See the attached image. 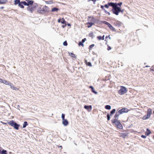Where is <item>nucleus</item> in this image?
I'll list each match as a JSON object with an SVG mask.
<instances>
[{"instance_id":"f257e3e1","label":"nucleus","mask_w":154,"mask_h":154,"mask_svg":"<svg viewBox=\"0 0 154 154\" xmlns=\"http://www.w3.org/2000/svg\"><path fill=\"white\" fill-rule=\"evenodd\" d=\"M112 7L113 13L117 15L119 14V12H122L121 8L116 6V3H113Z\"/></svg>"},{"instance_id":"f03ea898","label":"nucleus","mask_w":154,"mask_h":154,"mask_svg":"<svg viewBox=\"0 0 154 154\" xmlns=\"http://www.w3.org/2000/svg\"><path fill=\"white\" fill-rule=\"evenodd\" d=\"M112 123H114L116 126L118 128L122 129L123 127L122 124L120 123L119 121L117 119H113L112 120Z\"/></svg>"},{"instance_id":"7ed1b4c3","label":"nucleus","mask_w":154,"mask_h":154,"mask_svg":"<svg viewBox=\"0 0 154 154\" xmlns=\"http://www.w3.org/2000/svg\"><path fill=\"white\" fill-rule=\"evenodd\" d=\"M147 115L144 116L142 118L143 120H146L149 118L152 113V110L151 109L149 108L148 109L147 111Z\"/></svg>"},{"instance_id":"20e7f679","label":"nucleus","mask_w":154,"mask_h":154,"mask_svg":"<svg viewBox=\"0 0 154 154\" xmlns=\"http://www.w3.org/2000/svg\"><path fill=\"white\" fill-rule=\"evenodd\" d=\"M8 123L11 126L13 127L14 129L16 130L18 129L19 125L15 123L13 120L10 121Z\"/></svg>"},{"instance_id":"39448f33","label":"nucleus","mask_w":154,"mask_h":154,"mask_svg":"<svg viewBox=\"0 0 154 154\" xmlns=\"http://www.w3.org/2000/svg\"><path fill=\"white\" fill-rule=\"evenodd\" d=\"M127 88L125 87L121 86V88L119 91V94L120 95H122L127 92Z\"/></svg>"},{"instance_id":"423d86ee","label":"nucleus","mask_w":154,"mask_h":154,"mask_svg":"<svg viewBox=\"0 0 154 154\" xmlns=\"http://www.w3.org/2000/svg\"><path fill=\"white\" fill-rule=\"evenodd\" d=\"M103 23L108 26L109 28L112 31H115V28L109 23L106 21H103L102 22Z\"/></svg>"},{"instance_id":"0eeeda50","label":"nucleus","mask_w":154,"mask_h":154,"mask_svg":"<svg viewBox=\"0 0 154 154\" xmlns=\"http://www.w3.org/2000/svg\"><path fill=\"white\" fill-rule=\"evenodd\" d=\"M48 8L46 6H44L42 8H40L39 10V12L43 14L48 11Z\"/></svg>"},{"instance_id":"6e6552de","label":"nucleus","mask_w":154,"mask_h":154,"mask_svg":"<svg viewBox=\"0 0 154 154\" xmlns=\"http://www.w3.org/2000/svg\"><path fill=\"white\" fill-rule=\"evenodd\" d=\"M118 111L119 113L121 114L124 113L128 112L129 111V110L128 108H125L119 110Z\"/></svg>"},{"instance_id":"1a4fd4ad","label":"nucleus","mask_w":154,"mask_h":154,"mask_svg":"<svg viewBox=\"0 0 154 154\" xmlns=\"http://www.w3.org/2000/svg\"><path fill=\"white\" fill-rule=\"evenodd\" d=\"M35 7L32 5L29 6L27 8V10L31 13H32L35 9Z\"/></svg>"},{"instance_id":"9d476101","label":"nucleus","mask_w":154,"mask_h":154,"mask_svg":"<svg viewBox=\"0 0 154 154\" xmlns=\"http://www.w3.org/2000/svg\"><path fill=\"white\" fill-rule=\"evenodd\" d=\"M26 5V2L25 1H22L20 2L18 6L21 8H24L23 5Z\"/></svg>"},{"instance_id":"9b49d317","label":"nucleus","mask_w":154,"mask_h":154,"mask_svg":"<svg viewBox=\"0 0 154 154\" xmlns=\"http://www.w3.org/2000/svg\"><path fill=\"white\" fill-rule=\"evenodd\" d=\"M27 2H26V5L25 6H29V5H32L33 3V1L32 0H26Z\"/></svg>"},{"instance_id":"f8f14e48","label":"nucleus","mask_w":154,"mask_h":154,"mask_svg":"<svg viewBox=\"0 0 154 154\" xmlns=\"http://www.w3.org/2000/svg\"><path fill=\"white\" fill-rule=\"evenodd\" d=\"M122 24V23L118 21H116L115 22L113 23L114 25L115 26H119Z\"/></svg>"},{"instance_id":"ddd939ff","label":"nucleus","mask_w":154,"mask_h":154,"mask_svg":"<svg viewBox=\"0 0 154 154\" xmlns=\"http://www.w3.org/2000/svg\"><path fill=\"white\" fill-rule=\"evenodd\" d=\"M113 3V2H109L107 4H106L103 6H104V7H105L107 8H108L109 6L112 7Z\"/></svg>"},{"instance_id":"4468645a","label":"nucleus","mask_w":154,"mask_h":154,"mask_svg":"<svg viewBox=\"0 0 154 154\" xmlns=\"http://www.w3.org/2000/svg\"><path fill=\"white\" fill-rule=\"evenodd\" d=\"M119 137L125 138L128 136V134L124 133H119Z\"/></svg>"},{"instance_id":"2eb2a0df","label":"nucleus","mask_w":154,"mask_h":154,"mask_svg":"<svg viewBox=\"0 0 154 154\" xmlns=\"http://www.w3.org/2000/svg\"><path fill=\"white\" fill-rule=\"evenodd\" d=\"M84 108L89 110V111H91V109H92V106L91 105L90 106H86L85 105L84 106Z\"/></svg>"},{"instance_id":"dca6fc26","label":"nucleus","mask_w":154,"mask_h":154,"mask_svg":"<svg viewBox=\"0 0 154 154\" xmlns=\"http://www.w3.org/2000/svg\"><path fill=\"white\" fill-rule=\"evenodd\" d=\"M62 123L64 126H67L69 124L68 122L66 119L62 120Z\"/></svg>"},{"instance_id":"f3484780","label":"nucleus","mask_w":154,"mask_h":154,"mask_svg":"<svg viewBox=\"0 0 154 154\" xmlns=\"http://www.w3.org/2000/svg\"><path fill=\"white\" fill-rule=\"evenodd\" d=\"M100 8H101L104 11L105 13H106V14H108L109 15L110 14V13L107 11L104 8V6L103 5H101L100 6Z\"/></svg>"},{"instance_id":"a211bd4d","label":"nucleus","mask_w":154,"mask_h":154,"mask_svg":"<svg viewBox=\"0 0 154 154\" xmlns=\"http://www.w3.org/2000/svg\"><path fill=\"white\" fill-rule=\"evenodd\" d=\"M94 23L93 22H88L86 23V25L87 26V27L88 28H90L93 25H94Z\"/></svg>"},{"instance_id":"6ab92c4d","label":"nucleus","mask_w":154,"mask_h":154,"mask_svg":"<svg viewBox=\"0 0 154 154\" xmlns=\"http://www.w3.org/2000/svg\"><path fill=\"white\" fill-rule=\"evenodd\" d=\"M146 130V131L145 133V134L146 135L148 136L151 134V131L148 128H147Z\"/></svg>"},{"instance_id":"aec40b11","label":"nucleus","mask_w":154,"mask_h":154,"mask_svg":"<svg viewBox=\"0 0 154 154\" xmlns=\"http://www.w3.org/2000/svg\"><path fill=\"white\" fill-rule=\"evenodd\" d=\"M88 18L90 19L91 18V19L90 20V21L91 22L94 23H94L95 22V19L93 17H88Z\"/></svg>"},{"instance_id":"412c9836","label":"nucleus","mask_w":154,"mask_h":154,"mask_svg":"<svg viewBox=\"0 0 154 154\" xmlns=\"http://www.w3.org/2000/svg\"><path fill=\"white\" fill-rule=\"evenodd\" d=\"M97 38L99 40H104V35H103L102 36H98L97 37Z\"/></svg>"},{"instance_id":"4be33fe9","label":"nucleus","mask_w":154,"mask_h":154,"mask_svg":"<svg viewBox=\"0 0 154 154\" xmlns=\"http://www.w3.org/2000/svg\"><path fill=\"white\" fill-rule=\"evenodd\" d=\"M120 114H121L119 113V111L117 112H116L114 117V118H115V119H117L118 120V117L119 115Z\"/></svg>"},{"instance_id":"5701e85b","label":"nucleus","mask_w":154,"mask_h":154,"mask_svg":"<svg viewBox=\"0 0 154 154\" xmlns=\"http://www.w3.org/2000/svg\"><path fill=\"white\" fill-rule=\"evenodd\" d=\"M3 83L5 84L6 85H11V83L10 82H8V81H7L6 80H4L3 82Z\"/></svg>"},{"instance_id":"b1692460","label":"nucleus","mask_w":154,"mask_h":154,"mask_svg":"<svg viewBox=\"0 0 154 154\" xmlns=\"http://www.w3.org/2000/svg\"><path fill=\"white\" fill-rule=\"evenodd\" d=\"M10 86H11V88L13 90H19L18 88L15 87L13 85H12V84Z\"/></svg>"},{"instance_id":"393cba45","label":"nucleus","mask_w":154,"mask_h":154,"mask_svg":"<svg viewBox=\"0 0 154 154\" xmlns=\"http://www.w3.org/2000/svg\"><path fill=\"white\" fill-rule=\"evenodd\" d=\"M61 20L60 22L62 24H65V26H62L63 27H64V26H66V22L63 18Z\"/></svg>"},{"instance_id":"a878e982","label":"nucleus","mask_w":154,"mask_h":154,"mask_svg":"<svg viewBox=\"0 0 154 154\" xmlns=\"http://www.w3.org/2000/svg\"><path fill=\"white\" fill-rule=\"evenodd\" d=\"M20 2V0H15L14 1V5H15L17 4L18 5Z\"/></svg>"},{"instance_id":"bb28decb","label":"nucleus","mask_w":154,"mask_h":154,"mask_svg":"<svg viewBox=\"0 0 154 154\" xmlns=\"http://www.w3.org/2000/svg\"><path fill=\"white\" fill-rule=\"evenodd\" d=\"M69 54L70 56L72 57L76 58V57L75 56V55L74 54L72 53H70L69 52Z\"/></svg>"},{"instance_id":"cd10ccee","label":"nucleus","mask_w":154,"mask_h":154,"mask_svg":"<svg viewBox=\"0 0 154 154\" xmlns=\"http://www.w3.org/2000/svg\"><path fill=\"white\" fill-rule=\"evenodd\" d=\"M85 62L86 63V64L88 66H92V65H91V62H87V60H85Z\"/></svg>"},{"instance_id":"c85d7f7f","label":"nucleus","mask_w":154,"mask_h":154,"mask_svg":"<svg viewBox=\"0 0 154 154\" xmlns=\"http://www.w3.org/2000/svg\"><path fill=\"white\" fill-rule=\"evenodd\" d=\"M58 10V9L56 8H52L51 10V12L56 11Z\"/></svg>"},{"instance_id":"c756f323","label":"nucleus","mask_w":154,"mask_h":154,"mask_svg":"<svg viewBox=\"0 0 154 154\" xmlns=\"http://www.w3.org/2000/svg\"><path fill=\"white\" fill-rule=\"evenodd\" d=\"M46 4H51L53 3L52 0H49L48 1H47L45 2Z\"/></svg>"},{"instance_id":"7c9ffc66","label":"nucleus","mask_w":154,"mask_h":154,"mask_svg":"<svg viewBox=\"0 0 154 154\" xmlns=\"http://www.w3.org/2000/svg\"><path fill=\"white\" fill-rule=\"evenodd\" d=\"M1 2V4H5L7 2V0H0Z\"/></svg>"},{"instance_id":"2f4dec72","label":"nucleus","mask_w":154,"mask_h":154,"mask_svg":"<svg viewBox=\"0 0 154 154\" xmlns=\"http://www.w3.org/2000/svg\"><path fill=\"white\" fill-rule=\"evenodd\" d=\"M116 112L115 109H113L110 112V115L111 116L112 114H114Z\"/></svg>"},{"instance_id":"473e14b6","label":"nucleus","mask_w":154,"mask_h":154,"mask_svg":"<svg viewBox=\"0 0 154 154\" xmlns=\"http://www.w3.org/2000/svg\"><path fill=\"white\" fill-rule=\"evenodd\" d=\"M94 46V45L92 44L89 46V50H91L93 47Z\"/></svg>"},{"instance_id":"72a5a7b5","label":"nucleus","mask_w":154,"mask_h":154,"mask_svg":"<svg viewBox=\"0 0 154 154\" xmlns=\"http://www.w3.org/2000/svg\"><path fill=\"white\" fill-rule=\"evenodd\" d=\"M105 108L107 109H111V106L110 105H106L105 106Z\"/></svg>"},{"instance_id":"f704fd0d","label":"nucleus","mask_w":154,"mask_h":154,"mask_svg":"<svg viewBox=\"0 0 154 154\" xmlns=\"http://www.w3.org/2000/svg\"><path fill=\"white\" fill-rule=\"evenodd\" d=\"M27 125V123L26 122H25L23 125V127L24 128Z\"/></svg>"},{"instance_id":"c9c22d12","label":"nucleus","mask_w":154,"mask_h":154,"mask_svg":"<svg viewBox=\"0 0 154 154\" xmlns=\"http://www.w3.org/2000/svg\"><path fill=\"white\" fill-rule=\"evenodd\" d=\"M89 36L90 37H93L94 36V34L93 32H91L89 34Z\"/></svg>"},{"instance_id":"e433bc0d","label":"nucleus","mask_w":154,"mask_h":154,"mask_svg":"<svg viewBox=\"0 0 154 154\" xmlns=\"http://www.w3.org/2000/svg\"><path fill=\"white\" fill-rule=\"evenodd\" d=\"M65 114H64L63 113L62 114L61 117H62V120H63L64 119H65Z\"/></svg>"},{"instance_id":"4c0bfd02","label":"nucleus","mask_w":154,"mask_h":154,"mask_svg":"<svg viewBox=\"0 0 154 154\" xmlns=\"http://www.w3.org/2000/svg\"><path fill=\"white\" fill-rule=\"evenodd\" d=\"M79 46L81 45L83 47L84 46L82 42H79Z\"/></svg>"},{"instance_id":"58836bf2","label":"nucleus","mask_w":154,"mask_h":154,"mask_svg":"<svg viewBox=\"0 0 154 154\" xmlns=\"http://www.w3.org/2000/svg\"><path fill=\"white\" fill-rule=\"evenodd\" d=\"M63 45H64V46H67V42L66 41H64L63 42Z\"/></svg>"},{"instance_id":"ea45409f","label":"nucleus","mask_w":154,"mask_h":154,"mask_svg":"<svg viewBox=\"0 0 154 154\" xmlns=\"http://www.w3.org/2000/svg\"><path fill=\"white\" fill-rule=\"evenodd\" d=\"M116 6H118V5L121 6V5H122V2H121L118 3H116Z\"/></svg>"},{"instance_id":"a19ab883","label":"nucleus","mask_w":154,"mask_h":154,"mask_svg":"<svg viewBox=\"0 0 154 154\" xmlns=\"http://www.w3.org/2000/svg\"><path fill=\"white\" fill-rule=\"evenodd\" d=\"M107 120L108 121L110 119V117L109 114H107Z\"/></svg>"},{"instance_id":"79ce46f5","label":"nucleus","mask_w":154,"mask_h":154,"mask_svg":"<svg viewBox=\"0 0 154 154\" xmlns=\"http://www.w3.org/2000/svg\"><path fill=\"white\" fill-rule=\"evenodd\" d=\"M91 0H88V1L89 2ZM93 2L94 4H95V2L97 1H98V0H91Z\"/></svg>"},{"instance_id":"37998d69","label":"nucleus","mask_w":154,"mask_h":154,"mask_svg":"<svg viewBox=\"0 0 154 154\" xmlns=\"http://www.w3.org/2000/svg\"><path fill=\"white\" fill-rule=\"evenodd\" d=\"M150 70H151V71H154V66H152L151 67V68H150Z\"/></svg>"},{"instance_id":"c03bdc74","label":"nucleus","mask_w":154,"mask_h":154,"mask_svg":"<svg viewBox=\"0 0 154 154\" xmlns=\"http://www.w3.org/2000/svg\"><path fill=\"white\" fill-rule=\"evenodd\" d=\"M111 49V48L109 46H108V48L107 49L108 51H109Z\"/></svg>"},{"instance_id":"a18cd8bd","label":"nucleus","mask_w":154,"mask_h":154,"mask_svg":"<svg viewBox=\"0 0 154 154\" xmlns=\"http://www.w3.org/2000/svg\"><path fill=\"white\" fill-rule=\"evenodd\" d=\"M86 38H84V39H83L82 41V42L83 43L86 40Z\"/></svg>"},{"instance_id":"49530a36","label":"nucleus","mask_w":154,"mask_h":154,"mask_svg":"<svg viewBox=\"0 0 154 154\" xmlns=\"http://www.w3.org/2000/svg\"><path fill=\"white\" fill-rule=\"evenodd\" d=\"M91 90H92V92H93V93H95V94H96L97 93V92H95L94 91V88H93V89H91Z\"/></svg>"},{"instance_id":"de8ad7c7","label":"nucleus","mask_w":154,"mask_h":154,"mask_svg":"<svg viewBox=\"0 0 154 154\" xmlns=\"http://www.w3.org/2000/svg\"><path fill=\"white\" fill-rule=\"evenodd\" d=\"M141 137L144 138H146V136L144 135H142L141 136Z\"/></svg>"},{"instance_id":"09e8293b","label":"nucleus","mask_w":154,"mask_h":154,"mask_svg":"<svg viewBox=\"0 0 154 154\" xmlns=\"http://www.w3.org/2000/svg\"><path fill=\"white\" fill-rule=\"evenodd\" d=\"M4 80L0 78V82L3 83V82Z\"/></svg>"},{"instance_id":"8fccbe9b","label":"nucleus","mask_w":154,"mask_h":154,"mask_svg":"<svg viewBox=\"0 0 154 154\" xmlns=\"http://www.w3.org/2000/svg\"><path fill=\"white\" fill-rule=\"evenodd\" d=\"M61 19H58V23H60V21H61Z\"/></svg>"},{"instance_id":"3c124183","label":"nucleus","mask_w":154,"mask_h":154,"mask_svg":"<svg viewBox=\"0 0 154 154\" xmlns=\"http://www.w3.org/2000/svg\"><path fill=\"white\" fill-rule=\"evenodd\" d=\"M89 88L92 89V88L93 89V87L92 86H89Z\"/></svg>"},{"instance_id":"603ef678","label":"nucleus","mask_w":154,"mask_h":154,"mask_svg":"<svg viewBox=\"0 0 154 154\" xmlns=\"http://www.w3.org/2000/svg\"><path fill=\"white\" fill-rule=\"evenodd\" d=\"M3 124H4V125H6L7 124V123H3Z\"/></svg>"},{"instance_id":"864d4df0","label":"nucleus","mask_w":154,"mask_h":154,"mask_svg":"<svg viewBox=\"0 0 154 154\" xmlns=\"http://www.w3.org/2000/svg\"><path fill=\"white\" fill-rule=\"evenodd\" d=\"M108 38H109V39H110V35H109L108 36Z\"/></svg>"},{"instance_id":"5fc2aeb1","label":"nucleus","mask_w":154,"mask_h":154,"mask_svg":"<svg viewBox=\"0 0 154 154\" xmlns=\"http://www.w3.org/2000/svg\"><path fill=\"white\" fill-rule=\"evenodd\" d=\"M145 67H149V66H145Z\"/></svg>"},{"instance_id":"6e6d98bb","label":"nucleus","mask_w":154,"mask_h":154,"mask_svg":"<svg viewBox=\"0 0 154 154\" xmlns=\"http://www.w3.org/2000/svg\"><path fill=\"white\" fill-rule=\"evenodd\" d=\"M108 38V37L107 36L106 37V38Z\"/></svg>"},{"instance_id":"4d7b16f0","label":"nucleus","mask_w":154,"mask_h":154,"mask_svg":"<svg viewBox=\"0 0 154 154\" xmlns=\"http://www.w3.org/2000/svg\"><path fill=\"white\" fill-rule=\"evenodd\" d=\"M0 4H1V1L0 0Z\"/></svg>"},{"instance_id":"13d9d810","label":"nucleus","mask_w":154,"mask_h":154,"mask_svg":"<svg viewBox=\"0 0 154 154\" xmlns=\"http://www.w3.org/2000/svg\"><path fill=\"white\" fill-rule=\"evenodd\" d=\"M60 147H61L62 148V146H60Z\"/></svg>"},{"instance_id":"bf43d9fd","label":"nucleus","mask_w":154,"mask_h":154,"mask_svg":"<svg viewBox=\"0 0 154 154\" xmlns=\"http://www.w3.org/2000/svg\"><path fill=\"white\" fill-rule=\"evenodd\" d=\"M2 8H3V7H2Z\"/></svg>"},{"instance_id":"052dcab7","label":"nucleus","mask_w":154,"mask_h":154,"mask_svg":"<svg viewBox=\"0 0 154 154\" xmlns=\"http://www.w3.org/2000/svg\"><path fill=\"white\" fill-rule=\"evenodd\" d=\"M153 112L154 113V111H153Z\"/></svg>"},{"instance_id":"680f3d73","label":"nucleus","mask_w":154,"mask_h":154,"mask_svg":"<svg viewBox=\"0 0 154 154\" xmlns=\"http://www.w3.org/2000/svg\"><path fill=\"white\" fill-rule=\"evenodd\" d=\"M153 137L154 138V135L153 136Z\"/></svg>"}]
</instances>
